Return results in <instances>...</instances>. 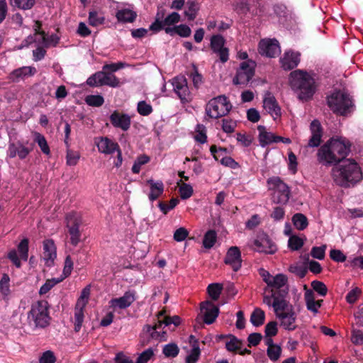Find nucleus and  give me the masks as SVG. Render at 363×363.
<instances>
[{
    "label": "nucleus",
    "instance_id": "obj_1",
    "mask_svg": "<svg viewBox=\"0 0 363 363\" xmlns=\"http://www.w3.org/2000/svg\"><path fill=\"white\" fill-rule=\"evenodd\" d=\"M331 174L336 184L347 188L359 182L362 172L355 160H334Z\"/></svg>",
    "mask_w": 363,
    "mask_h": 363
},
{
    "label": "nucleus",
    "instance_id": "obj_2",
    "mask_svg": "<svg viewBox=\"0 0 363 363\" xmlns=\"http://www.w3.org/2000/svg\"><path fill=\"white\" fill-rule=\"evenodd\" d=\"M291 89L297 94L301 101H308L315 93V80L314 77L302 69L292 71L289 77Z\"/></svg>",
    "mask_w": 363,
    "mask_h": 363
},
{
    "label": "nucleus",
    "instance_id": "obj_3",
    "mask_svg": "<svg viewBox=\"0 0 363 363\" xmlns=\"http://www.w3.org/2000/svg\"><path fill=\"white\" fill-rule=\"evenodd\" d=\"M326 104L330 110L337 116H347L355 109L353 96L345 89H335L326 96Z\"/></svg>",
    "mask_w": 363,
    "mask_h": 363
},
{
    "label": "nucleus",
    "instance_id": "obj_4",
    "mask_svg": "<svg viewBox=\"0 0 363 363\" xmlns=\"http://www.w3.org/2000/svg\"><path fill=\"white\" fill-rule=\"evenodd\" d=\"M351 143L346 138L329 139L318 151V159H347L351 151Z\"/></svg>",
    "mask_w": 363,
    "mask_h": 363
},
{
    "label": "nucleus",
    "instance_id": "obj_5",
    "mask_svg": "<svg viewBox=\"0 0 363 363\" xmlns=\"http://www.w3.org/2000/svg\"><path fill=\"white\" fill-rule=\"evenodd\" d=\"M277 318L280 325L285 330L293 331L297 328L296 315L292 305L286 300H276L272 304Z\"/></svg>",
    "mask_w": 363,
    "mask_h": 363
},
{
    "label": "nucleus",
    "instance_id": "obj_6",
    "mask_svg": "<svg viewBox=\"0 0 363 363\" xmlns=\"http://www.w3.org/2000/svg\"><path fill=\"white\" fill-rule=\"evenodd\" d=\"M269 4L267 0H242L235 4V11L241 15L250 14L261 18L268 14Z\"/></svg>",
    "mask_w": 363,
    "mask_h": 363
},
{
    "label": "nucleus",
    "instance_id": "obj_7",
    "mask_svg": "<svg viewBox=\"0 0 363 363\" xmlns=\"http://www.w3.org/2000/svg\"><path fill=\"white\" fill-rule=\"evenodd\" d=\"M50 319L47 301H39L32 304L28 313L30 323L33 322L35 328H44L49 325Z\"/></svg>",
    "mask_w": 363,
    "mask_h": 363
},
{
    "label": "nucleus",
    "instance_id": "obj_8",
    "mask_svg": "<svg viewBox=\"0 0 363 363\" xmlns=\"http://www.w3.org/2000/svg\"><path fill=\"white\" fill-rule=\"evenodd\" d=\"M268 190L272 191V200L275 203L286 204L289 200L290 189L279 177H272L267 181Z\"/></svg>",
    "mask_w": 363,
    "mask_h": 363
},
{
    "label": "nucleus",
    "instance_id": "obj_9",
    "mask_svg": "<svg viewBox=\"0 0 363 363\" xmlns=\"http://www.w3.org/2000/svg\"><path fill=\"white\" fill-rule=\"evenodd\" d=\"M232 108V105L225 95L211 99L206 106V113L211 118L217 119L226 116Z\"/></svg>",
    "mask_w": 363,
    "mask_h": 363
},
{
    "label": "nucleus",
    "instance_id": "obj_10",
    "mask_svg": "<svg viewBox=\"0 0 363 363\" xmlns=\"http://www.w3.org/2000/svg\"><path fill=\"white\" fill-rule=\"evenodd\" d=\"M255 67L253 61L241 62L240 68L236 72V75L233 79V84L247 85L255 75Z\"/></svg>",
    "mask_w": 363,
    "mask_h": 363
},
{
    "label": "nucleus",
    "instance_id": "obj_11",
    "mask_svg": "<svg viewBox=\"0 0 363 363\" xmlns=\"http://www.w3.org/2000/svg\"><path fill=\"white\" fill-rule=\"evenodd\" d=\"M172 84L174 91L182 103L189 102L191 100L187 80L185 77L179 75L174 77Z\"/></svg>",
    "mask_w": 363,
    "mask_h": 363
},
{
    "label": "nucleus",
    "instance_id": "obj_12",
    "mask_svg": "<svg viewBox=\"0 0 363 363\" xmlns=\"http://www.w3.org/2000/svg\"><path fill=\"white\" fill-rule=\"evenodd\" d=\"M225 38L221 35H213L211 38L210 46L213 52L217 53L222 62H226L229 57V50L224 47Z\"/></svg>",
    "mask_w": 363,
    "mask_h": 363
},
{
    "label": "nucleus",
    "instance_id": "obj_13",
    "mask_svg": "<svg viewBox=\"0 0 363 363\" xmlns=\"http://www.w3.org/2000/svg\"><path fill=\"white\" fill-rule=\"evenodd\" d=\"M135 291H125L123 296L111 299L108 302L109 307L113 311L128 308L135 301Z\"/></svg>",
    "mask_w": 363,
    "mask_h": 363
},
{
    "label": "nucleus",
    "instance_id": "obj_14",
    "mask_svg": "<svg viewBox=\"0 0 363 363\" xmlns=\"http://www.w3.org/2000/svg\"><path fill=\"white\" fill-rule=\"evenodd\" d=\"M96 143L100 152L105 154H112L117 152L116 159H122V153L116 142L107 137H101Z\"/></svg>",
    "mask_w": 363,
    "mask_h": 363
},
{
    "label": "nucleus",
    "instance_id": "obj_15",
    "mask_svg": "<svg viewBox=\"0 0 363 363\" xmlns=\"http://www.w3.org/2000/svg\"><path fill=\"white\" fill-rule=\"evenodd\" d=\"M255 250L266 254H274L277 251V246L266 235H260L254 240Z\"/></svg>",
    "mask_w": 363,
    "mask_h": 363
},
{
    "label": "nucleus",
    "instance_id": "obj_16",
    "mask_svg": "<svg viewBox=\"0 0 363 363\" xmlns=\"http://www.w3.org/2000/svg\"><path fill=\"white\" fill-rule=\"evenodd\" d=\"M224 262L230 266L235 272L238 271L241 268V252L238 247L233 246L228 249Z\"/></svg>",
    "mask_w": 363,
    "mask_h": 363
},
{
    "label": "nucleus",
    "instance_id": "obj_17",
    "mask_svg": "<svg viewBox=\"0 0 363 363\" xmlns=\"http://www.w3.org/2000/svg\"><path fill=\"white\" fill-rule=\"evenodd\" d=\"M43 259L48 267L54 265V261L57 257L56 246L52 239L45 240L43 242Z\"/></svg>",
    "mask_w": 363,
    "mask_h": 363
},
{
    "label": "nucleus",
    "instance_id": "obj_18",
    "mask_svg": "<svg viewBox=\"0 0 363 363\" xmlns=\"http://www.w3.org/2000/svg\"><path fill=\"white\" fill-rule=\"evenodd\" d=\"M109 119L113 127L121 128L124 131H127L130 127L131 120L128 114L114 111L111 114Z\"/></svg>",
    "mask_w": 363,
    "mask_h": 363
},
{
    "label": "nucleus",
    "instance_id": "obj_19",
    "mask_svg": "<svg viewBox=\"0 0 363 363\" xmlns=\"http://www.w3.org/2000/svg\"><path fill=\"white\" fill-rule=\"evenodd\" d=\"M201 311L203 313L204 323L208 325L213 323L219 314L218 307L210 301L201 303Z\"/></svg>",
    "mask_w": 363,
    "mask_h": 363
},
{
    "label": "nucleus",
    "instance_id": "obj_20",
    "mask_svg": "<svg viewBox=\"0 0 363 363\" xmlns=\"http://www.w3.org/2000/svg\"><path fill=\"white\" fill-rule=\"evenodd\" d=\"M311 136L308 140V146L310 147H318L322 141L323 127L320 121L317 119L313 120L310 125Z\"/></svg>",
    "mask_w": 363,
    "mask_h": 363
},
{
    "label": "nucleus",
    "instance_id": "obj_21",
    "mask_svg": "<svg viewBox=\"0 0 363 363\" xmlns=\"http://www.w3.org/2000/svg\"><path fill=\"white\" fill-rule=\"evenodd\" d=\"M259 53L269 57H274L281 50L277 40H262L259 44Z\"/></svg>",
    "mask_w": 363,
    "mask_h": 363
},
{
    "label": "nucleus",
    "instance_id": "obj_22",
    "mask_svg": "<svg viewBox=\"0 0 363 363\" xmlns=\"http://www.w3.org/2000/svg\"><path fill=\"white\" fill-rule=\"evenodd\" d=\"M301 54L298 52L289 50L285 52L283 57L280 58L281 67L284 70H291L296 67L300 62Z\"/></svg>",
    "mask_w": 363,
    "mask_h": 363
},
{
    "label": "nucleus",
    "instance_id": "obj_23",
    "mask_svg": "<svg viewBox=\"0 0 363 363\" xmlns=\"http://www.w3.org/2000/svg\"><path fill=\"white\" fill-rule=\"evenodd\" d=\"M146 184L149 187L147 196L151 202L156 201L163 194L164 186L162 181L150 179L146 181Z\"/></svg>",
    "mask_w": 363,
    "mask_h": 363
},
{
    "label": "nucleus",
    "instance_id": "obj_24",
    "mask_svg": "<svg viewBox=\"0 0 363 363\" xmlns=\"http://www.w3.org/2000/svg\"><path fill=\"white\" fill-rule=\"evenodd\" d=\"M37 72L35 67L24 66L13 70L9 76V80L13 82H19L28 77L33 76Z\"/></svg>",
    "mask_w": 363,
    "mask_h": 363
},
{
    "label": "nucleus",
    "instance_id": "obj_25",
    "mask_svg": "<svg viewBox=\"0 0 363 363\" xmlns=\"http://www.w3.org/2000/svg\"><path fill=\"white\" fill-rule=\"evenodd\" d=\"M264 109L273 117L277 118L281 116V108L275 99L270 93L263 100Z\"/></svg>",
    "mask_w": 363,
    "mask_h": 363
},
{
    "label": "nucleus",
    "instance_id": "obj_26",
    "mask_svg": "<svg viewBox=\"0 0 363 363\" xmlns=\"http://www.w3.org/2000/svg\"><path fill=\"white\" fill-rule=\"evenodd\" d=\"M264 282L267 284L265 288V292H267L269 289H280L286 285L287 278L281 274H277L275 277H272L269 274H267V278H264Z\"/></svg>",
    "mask_w": 363,
    "mask_h": 363
},
{
    "label": "nucleus",
    "instance_id": "obj_27",
    "mask_svg": "<svg viewBox=\"0 0 363 363\" xmlns=\"http://www.w3.org/2000/svg\"><path fill=\"white\" fill-rule=\"evenodd\" d=\"M30 152V150L20 142L10 144L8 149L9 156L11 158L18 156L20 159H25Z\"/></svg>",
    "mask_w": 363,
    "mask_h": 363
},
{
    "label": "nucleus",
    "instance_id": "obj_28",
    "mask_svg": "<svg viewBox=\"0 0 363 363\" xmlns=\"http://www.w3.org/2000/svg\"><path fill=\"white\" fill-rule=\"evenodd\" d=\"M162 326L161 323L158 320L154 326L146 325L144 327V330L149 334L152 339L157 340L161 342L166 341L167 340V332L159 330Z\"/></svg>",
    "mask_w": 363,
    "mask_h": 363
},
{
    "label": "nucleus",
    "instance_id": "obj_29",
    "mask_svg": "<svg viewBox=\"0 0 363 363\" xmlns=\"http://www.w3.org/2000/svg\"><path fill=\"white\" fill-rule=\"evenodd\" d=\"M257 130L259 131V141L262 147L272 143H277V140L275 138L277 135L270 132H267L264 125H259Z\"/></svg>",
    "mask_w": 363,
    "mask_h": 363
},
{
    "label": "nucleus",
    "instance_id": "obj_30",
    "mask_svg": "<svg viewBox=\"0 0 363 363\" xmlns=\"http://www.w3.org/2000/svg\"><path fill=\"white\" fill-rule=\"evenodd\" d=\"M164 31L167 34L172 36L174 35V34H177L182 38H187L190 36L191 33V28L185 24H180L179 26L173 27H166L164 28Z\"/></svg>",
    "mask_w": 363,
    "mask_h": 363
},
{
    "label": "nucleus",
    "instance_id": "obj_31",
    "mask_svg": "<svg viewBox=\"0 0 363 363\" xmlns=\"http://www.w3.org/2000/svg\"><path fill=\"white\" fill-rule=\"evenodd\" d=\"M137 16V13L129 9L118 10L116 13L118 21L121 23H133L135 21Z\"/></svg>",
    "mask_w": 363,
    "mask_h": 363
},
{
    "label": "nucleus",
    "instance_id": "obj_32",
    "mask_svg": "<svg viewBox=\"0 0 363 363\" xmlns=\"http://www.w3.org/2000/svg\"><path fill=\"white\" fill-rule=\"evenodd\" d=\"M106 72L104 70L99 71L91 75L86 80V84L91 87L101 86L105 85Z\"/></svg>",
    "mask_w": 363,
    "mask_h": 363
},
{
    "label": "nucleus",
    "instance_id": "obj_33",
    "mask_svg": "<svg viewBox=\"0 0 363 363\" xmlns=\"http://www.w3.org/2000/svg\"><path fill=\"white\" fill-rule=\"evenodd\" d=\"M84 308L83 307L75 306L73 323L74 325V330L76 333H78L82 328L84 318Z\"/></svg>",
    "mask_w": 363,
    "mask_h": 363
},
{
    "label": "nucleus",
    "instance_id": "obj_34",
    "mask_svg": "<svg viewBox=\"0 0 363 363\" xmlns=\"http://www.w3.org/2000/svg\"><path fill=\"white\" fill-rule=\"evenodd\" d=\"M306 308L308 311L313 312L314 314L318 313V309L320 308V305L316 303L314 298V294L312 291H306L304 296Z\"/></svg>",
    "mask_w": 363,
    "mask_h": 363
},
{
    "label": "nucleus",
    "instance_id": "obj_35",
    "mask_svg": "<svg viewBox=\"0 0 363 363\" xmlns=\"http://www.w3.org/2000/svg\"><path fill=\"white\" fill-rule=\"evenodd\" d=\"M66 223L68 229L79 228L82 224V216L77 212H70L66 216Z\"/></svg>",
    "mask_w": 363,
    "mask_h": 363
},
{
    "label": "nucleus",
    "instance_id": "obj_36",
    "mask_svg": "<svg viewBox=\"0 0 363 363\" xmlns=\"http://www.w3.org/2000/svg\"><path fill=\"white\" fill-rule=\"evenodd\" d=\"M264 320V311L259 308H256L250 315V322L255 327L263 325Z\"/></svg>",
    "mask_w": 363,
    "mask_h": 363
},
{
    "label": "nucleus",
    "instance_id": "obj_37",
    "mask_svg": "<svg viewBox=\"0 0 363 363\" xmlns=\"http://www.w3.org/2000/svg\"><path fill=\"white\" fill-rule=\"evenodd\" d=\"M88 20L90 26L97 27L104 23L105 17L102 13L96 11H91L89 13Z\"/></svg>",
    "mask_w": 363,
    "mask_h": 363
},
{
    "label": "nucleus",
    "instance_id": "obj_38",
    "mask_svg": "<svg viewBox=\"0 0 363 363\" xmlns=\"http://www.w3.org/2000/svg\"><path fill=\"white\" fill-rule=\"evenodd\" d=\"M229 340L225 342V348L229 352H236L242 347V342L235 335H228Z\"/></svg>",
    "mask_w": 363,
    "mask_h": 363
},
{
    "label": "nucleus",
    "instance_id": "obj_39",
    "mask_svg": "<svg viewBox=\"0 0 363 363\" xmlns=\"http://www.w3.org/2000/svg\"><path fill=\"white\" fill-rule=\"evenodd\" d=\"M292 222L295 228L298 230H303L308 225L306 216L300 213H296L293 216Z\"/></svg>",
    "mask_w": 363,
    "mask_h": 363
},
{
    "label": "nucleus",
    "instance_id": "obj_40",
    "mask_svg": "<svg viewBox=\"0 0 363 363\" xmlns=\"http://www.w3.org/2000/svg\"><path fill=\"white\" fill-rule=\"evenodd\" d=\"M9 4L13 8L29 10L34 6L35 0H9Z\"/></svg>",
    "mask_w": 363,
    "mask_h": 363
},
{
    "label": "nucleus",
    "instance_id": "obj_41",
    "mask_svg": "<svg viewBox=\"0 0 363 363\" xmlns=\"http://www.w3.org/2000/svg\"><path fill=\"white\" fill-rule=\"evenodd\" d=\"M210 151L214 159L221 157V159H232L229 155V151L225 147H217L216 145H211Z\"/></svg>",
    "mask_w": 363,
    "mask_h": 363
},
{
    "label": "nucleus",
    "instance_id": "obj_42",
    "mask_svg": "<svg viewBox=\"0 0 363 363\" xmlns=\"http://www.w3.org/2000/svg\"><path fill=\"white\" fill-rule=\"evenodd\" d=\"M179 352V348L175 343H169L164 345L162 349L163 354L167 358H174Z\"/></svg>",
    "mask_w": 363,
    "mask_h": 363
},
{
    "label": "nucleus",
    "instance_id": "obj_43",
    "mask_svg": "<svg viewBox=\"0 0 363 363\" xmlns=\"http://www.w3.org/2000/svg\"><path fill=\"white\" fill-rule=\"evenodd\" d=\"M34 140L35 143H38L39 147L40 148L41 151L46 155H49L50 150V147L48 146V144L47 143V140L44 135L39 133H35V138Z\"/></svg>",
    "mask_w": 363,
    "mask_h": 363
},
{
    "label": "nucleus",
    "instance_id": "obj_44",
    "mask_svg": "<svg viewBox=\"0 0 363 363\" xmlns=\"http://www.w3.org/2000/svg\"><path fill=\"white\" fill-rule=\"evenodd\" d=\"M9 281V277L6 274H3L0 280V293L4 299L7 298L10 294Z\"/></svg>",
    "mask_w": 363,
    "mask_h": 363
},
{
    "label": "nucleus",
    "instance_id": "obj_45",
    "mask_svg": "<svg viewBox=\"0 0 363 363\" xmlns=\"http://www.w3.org/2000/svg\"><path fill=\"white\" fill-rule=\"evenodd\" d=\"M222 290L223 285L218 283L211 284L207 288L208 294L213 301L218 299Z\"/></svg>",
    "mask_w": 363,
    "mask_h": 363
},
{
    "label": "nucleus",
    "instance_id": "obj_46",
    "mask_svg": "<svg viewBox=\"0 0 363 363\" xmlns=\"http://www.w3.org/2000/svg\"><path fill=\"white\" fill-rule=\"evenodd\" d=\"M217 235L215 230H208L204 235L203 245L205 248L210 249L216 243Z\"/></svg>",
    "mask_w": 363,
    "mask_h": 363
},
{
    "label": "nucleus",
    "instance_id": "obj_47",
    "mask_svg": "<svg viewBox=\"0 0 363 363\" xmlns=\"http://www.w3.org/2000/svg\"><path fill=\"white\" fill-rule=\"evenodd\" d=\"M196 135H194V139L196 141L203 144L206 142L207 135H206V128L203 124H198L195 129Z\"/></svg>",
    "mask_w": 363,
    "mask_h": 363
},
{
    "label": "nucleus",
    "instance_id": "obj_48",
    "mask_svg": "<svg viewBox=\"0 0 363 363\" xmlns=\"http://www.w3.org/2000/svg\"><path fill=\"white\" fill-rule=\"evenodd\" d=\"M182 180L177 182L178 185H180L179 193L180 196L182 199H187L190 198L193 194V188L190 184L182 183Z\"/></svg>",
    "mask_w": 363,
    "mask_h": 363
},
{
    "label": "nucleus",
    "instance_id": "obj_49",
    "mask_svg": "<svg viewBox=\"0 0 363 363\" xmlns=\"http://www.w3.org/2000/svg\"><path fill=\"white\" fill-rule=\"evenodd\" d=\"M90 286H86L81 292V295L78 298L76 306L85 308L88 303V300L90 296Z\"/></svg>",
    "mask_w": 363,
    "mask_h": 363
},
{
    "label": "nucleus",
    "instance_id": "obj_50",
    "mask_svg": "<svg viewBox=\"0 0 363 363\" xmlns=\"http://www.w3.org/2000/svg\"><path fill=\"white\" fill-rule=\"evenodd\" d=\"M270 293V294H266L267 292L264 291V294L263 295V303L268 306H272L273 303L275 302L276 300H284L282 298L277 296V292L273 289H269L267 291Z\"/></svg>",
    "mask_w": 363,
    "mask_h": 363
},
{
    "label": "nucleus",
    "instance_id": "obj_51",
    "mask_svg": "<svg viewBox=\"0 0 363 363\" xmlns=\"http://www.w3.org/2000/svg\"><path fill=\"white\" fill-rule=\"evenodd\" d=\"M86 103L91 106L99 107L104 103V99L101 95H89L85 98Z\"/></svg>",
    "mask_w": 363,
    "mask_h": 363
},
{
    "label": "nucleus",
    "instance_id": "obj_52",
    "mask_svg": "<svg viewBox=\"0 0 363 363\" xmlns=\"http://www.w3.org/2000/svg\"><path fill=\"white\" fill-rule=\"evenodd\" d=\"M187 4L188 8L185 10L184 14L189 21H194L197 16V11L199 10L197 4L194 1H189Z\"/></svg>",
    "mask_w": 363,
    "mask_h": 363
},
{
    "label": "nucleus",
    "instance_id": "obj_53",
    "mask_svg": "<svg viewBox=\"0 0 363 363\" xmlns=\"http://www.w3.org/2000/svg\"><path fill=\"white\" fill-rule=\"evenodd\" d=\"M63 278L48 279L45 283L40 288L39 294L41 295L45 294L52 287H54L57 284L61 282Z\"/></svg>",
    "mask_w": 363,
    "mask_h": 363
},
{
    "label": "nucleus",
    "instance_id": "obj_54",
    "mask_svg": "<svg viewBox=\"0 0 363 363\" xmlns=\"http://www.w3.org/2000/svg\"><path fill=\"white\" fill-rule=\"evenodd\" d=\"M179 202V200L178 199L173 198L169 201V204H167L162 201L159 202L158 207L164 214H167L170 210L174 208Z\"/></svg>",
    "mask_w": 363,
    "mask_h": 363
},
{
    "label": "nucleus",
    "instance_id": "obj_55",
    "mask_svg": "<svg viewBox=\"0 0 363 363\" xmlns=\"http://www.w3.org/2000/svg\"><path fill=\"white\" fill-rule=\"evenodd\" d=\"M201 354L199 345H193V347L190 353L186 357V363H196Z\"/></svg>",
    "mask_w": 363,
    "mask_h": 363
},
{
    "label": "nucleus",
    "instance_id": "obj_56",
    "mask_svg": "<svg viewBox=\"0 0 363 363\" xmlns=\"http://www.w3.org/2000/svg\"><path fill=\"white\" fill-rule=\"evenodd\" d=\"M28 240L27 238H24L18 245V250L20 253V257L24 261H27L28 257Z\"/></svg>",
    "mask_w": 363,
    "mask_h": 363
},
{
    "label": "nucleus",
    "instance_id": "obj_57",
    "mask_svg": "<svg viewBox=\"0 0 363 363\" xmlns=\"http://www.w3.org/2000/svg\"><path fill=\"white\" fill-rule=\"evenodd\" d=\"M105 85L111 86V87H118L120 86L119 79L114 75L113 73H110L106 72L105 79H104Z\"/></svg>",
    "mask_w": 363,
    "mask_h": 363
},
{
    "label": "nucleus",
    "instance_id": "obj_58",
    "mask_svg": "<svg viewBox=\"0 0 363 363\" xmlns=\"http://www.w3.org/2000/svg\"><path fill=\"white\" fill-rule=\"evenodd\" d=\"M137 111L141 116H147L152 112V107L150 104H147L145 101L138 102Z\"/></svg>",
    "mask_w": 363,
    "mask_h": 363
},
{
    "label": "nucleus",
    "instance_id": "obj_59",
    "mask_svg": "<svg viewBox=\"0 0 363 363\" xmlns=\"http://www.w3.org/2000/svg\"><path fill=\"white\" fill-rule=\"evenodd\" d=\"M281 348L279 345H276L270 348H267V356L272 361H277L280 357Z\"/></svg>",
    "mask_w": 363,
    "mask_h": 363
},
{
    "label": "nucleus",
    "instance_id": "obj_60",
    "mask_svg": "<svg viewBox=\"0 0 363 363\" xmlns=\"http://www.w3.org/2000/svg\"><path fill=\"white\" fill-rule=\"evenodd\" d=\"M154 356V350L150 347L143 352H141L137 360L136 363H147V362Z\"/></svg>",
    "mask_w": 363,
    "mask_h": 363
},
{
    "label": "nucleus",
    "instance_id": "obj_61",
    "mask_svg": "<svg viewBox=\"0 0 363 363\" xmlns=\"http://www.w3.org/2000/svg\"><path fill=\"white\" fill-rule=\"evenodd\" d=\"M311 286L313 289L320 296H325L327 294L328 289L323 282L320 281H313L311 283Z\"/></svg>",
    "mask_w": 363,
    "mask_h": 363
},
{
    "label": "nucleus",
    "instance_id": "obj_62",
    "mask_svg": "<svg viewBox=\"0 0 363 363\" xmlns=\"http://www.w3.org/2000/svg\"><path fill=\"white\" fill-rule=\"evenodd\" d=\"M159 322L161 323V325H164L165 326L170 325L173 324L175 327L178 326L181 323V318L178 315L174 316H164L162 320H159Z\"/></svg>",
    "mask_w": 363,
    "mask_h": 363
},
{
    "label": "nucleus",
    "instance_id": "obj_63",
    "mask_svg": "<svg viewBox=\"0 0 363 363\" xmlns=\"http://www.w3.org/2000/svg\"><path fill=\"white\" fill-rule=\"evenodd\" d=\"M326 245H323L320 247H313L311 249V255L313 258L323 259L325 257Z\"/></svg>",
    "mask_w": 363,
    "mask_h": 363
},
{
    "label": "nucleus",
    "instance_id": "obj_64",
    "mask_svg": "<svg viewBox=\"0 0 363 363\" xmlns=\"http://www.w3.org/2000/svg\"><path fill=\"white\" fill-rule=\"evenodd\" d=\"M362 291L359 288L355 287L352 289L346 296V300L349 303H354L357 301L360 296Z\"/></svg>",
    "mask_w": 363,
    "mask_h": 363
}]
</instances>
